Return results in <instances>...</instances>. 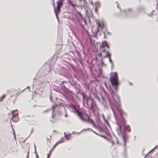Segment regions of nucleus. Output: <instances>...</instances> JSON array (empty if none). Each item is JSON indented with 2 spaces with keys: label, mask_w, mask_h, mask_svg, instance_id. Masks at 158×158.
Listing matches in <instances>:
<instances>
[{
  "label": "nucleus",
  "mask_w": 158,
  "mask_h": 158,
  "mask_svg": "<svg viewBox=\"0 0 158 158\" xmlns=\"http://www.w3.org/2000/svg\"><path fill=\"white\" fill-rule=\"evenodd\" d=\"M27 88L29 89V87L28 86H27Z\"/></svg>",
  "instance_id": "8fccbe9b"
},
{
  "label": "nucleus",
  "mask_w": 158,
  "mask_h": 158,
  "mask_svg": "<svg viewBox=\"0 0 158 158\" xmlns=\"http://www.w3.org/2000/svg\"><path fill=\"white\" fill-rule=\"evenodd\" d=\"M107 34L110 35H111V33H110L109 32H107Z\"/></svg>",
  "instance_id": "f704fd0d"
},
{
  "label": "nucleus",
  "mask_w": 158,
  "mask_h": 158,
  "mask_svg": "<svg viewBox=\"0 0 158 158\" xmlns=\"http://www.w3.org/2000/svg\"><path fill=\"white\" fill-rule=\"evenodd\" d=\"M36 158H38V156H37V154H36Z\"/></svg>",
  "instance_id": "a18cd8bd"
},
{
  "label": "nucleus",
  "mask_w": 158,
  "mask_h": 158,
  "mask_svg": "<svg viewBox=\"0 0 158 158\" xmlns=\"http://www.w3.org/2000/svg\"><path fill=\"white\" fill-rule=\"evenodd\" d=\"M73 134H74L75 133L74 132H73Z\"/></svg>",
  "instance_id": "3c124183"
},
{
  "label": "nucleus",
  "mask_w": 158,
  "mask_h": 158,
  "mask_svg": "<svg viewBox=\"0 0 158 158\" xmlns=\"http://www.w3.org/2000/svg\"><path fill=\"white\" fill-rule=\"evenodd\" d=\"M102 51L103 52H104V51H105V49H104L103 48L102 49Z\"/></svg>",
  "instance_id": "e433bc0d"
},
{
  "label": "nucleus",
  "mask_w": 158,
  "mask_h": 158,
  "mask_svg": "<svg viewBox=\"0 0 158 158\" xmlns=\"http://www.w3.org/2000/svg\"><path fill=\"white\" fill-rule=\"evenodd\" d=\"M58 105L60 106H62L63 107L64 106V103L62 102H60L57 104L54 105L52 106V113H53L54 112L56 111L58 112V113L60 115H61L62 114L60 113V111L59 110Z\"/></svg>",
  "instance_id": "39448f33"
},
{
  "label": "nucleus",
  "mask_w": 158,
  "mask_h": 158,
  "mask_svg": "<svg viewBox=\"0 0 158 158\" xmlns=\"http://www.w3.org/2000/svg\"><path fill=\"white\" fill-rule=\"evenodd\" d=\"M109 55H110V53L109 52V51H107L106 52V56L107 57Z\"/></svg>",
  "instance_id": "b1692460"
},
{
  "label": "nucleus",
  "mask_w": 158,
  "mask_h": 158,
  "mask_svg": "<svg viewBox=\"0 0 158 158\" xmlns=\"http://www.w3.org/2000/svg\"><path fill=\"white\" fill-rule=\"evenodd\" d=\"M111 142V143H112V144H114V141H112Z\"/></svg>",
  "instance_id": "58836bf2"
},
{
  "label": "nucleus",
  "mask_w": 158,
  "mask_h": 158,
  "mask_svg": "<svg viewBox=\"0 0 158 158\" xmlns=\"http://www.w3.org/2000/svg\"><path fill=\"white\" fill-rule=\"evenodd\" d=\"M36 106L35 105H33V107H35Z\"/></svg>",
  "instance_id": "09e8293b"
},
{
  "label": "nucleus",
  "mask_w": 158,
  "mask_h": 158,
  "mask_svg": "<svg viewBox=\"0 0 158 158\" xmlns=\"http://www.w3.org/2000/svg\"><path fill=\"white\" fill-rule=\"evenodd\" d=\"M53 1V2H54V0H52Z\"/></svg>",
  "instance_id": "4d7b16f0"
},
{
  "label": "nucleus",
  "mask_w": 158,
  "mask_h": 158,
  "mask_svg": "<svg viewBox=\"0 0 158 158\" xmlns=\"http://www.w3.org/2000/svg\"><path fill=\"white\" fill-rule=\"evenodd\" d=\"M64 1V0H58L56 2L57 5L56 9L55 8L54 9V11L55 14L56 16L58 22L59 21V19L56 15V14L60 13V9L64 4L63 2Z\"/></svg>",
  "instance_id": "20e7f679"
},
{
  "label": "nucleus",
  "mask_w": 158,
  "mask_h": 158,
  "mask_svg": "<svg viewBox=\"0 0 158 158\" xmlns=\"http://www.w3.org/2000/svg\"><path fill=\"white\" fill-rule=\"evenodd\" d=\"M34 147L35 149H36V147H35V143H34Z\"/></svg>",
  "instance_id": "c9c22d12"
},
{
  "label": "nucleus",
  "mask_w": 158,
  "mask_h": 158,
  "mask_svg": "<svg viewBox=\"0 0 158 158\" xmlns=\"http://www.w3.org/2000/svg\"><path fill=\"white\" fill-rule=\"evenodd\" d=\"M117 143L118 144V140H117Z\"/></svg>",
  "instance_id": "49530a36"
},
{
  "label": "nucleus",
  "mask_w": 158,
  "mask_h": 158,
  "mask_svg": "<svg viewBox=\"0 0 158 158\" xmlns=\"http://www.w3.org/2000/svg\"><path fill=\"white\" fill-rule=\"evenodd\" d=\"M89 40H90V41H91V38L90 37H89Z\"/></svg>",
  "instance_id": "de8ad7c7"
},
{
  "label": "nucleus",
  "mask_w": 158,
  "mask_h": 158,
  "mask_svg": "<svg viewBox=\"0 0 158 158\" xmlns=\"http://www.w3.org/2000/svg\"><path fill=\"white\" fill-rule=\"evenodd\" d=\"M81 119L83 122H86V119L84 117L83 114L79 117Z\"/></svg>",
  "instance_id": "f3484780"
},
{
  "label": "nucleus",
  "mask_w": 158,
  "mask_h": 158,
  "mask_svg": "<svg viewBox=\"0 0 158 158\" xmlns=\"http://www.w3.org/2000/svg\"><path fill=\"white\" fill-rule=\"evenodd\" d=\"M102 116V118H103V119L104 120H106V119L105 118L104 114H103Z\"/></svg>",
  "instance_id": "c756f323"
},
{
  "label": "nucleus",
  "mask_w": 158,
  "mask_h": 158,
  "mask_svg": "<svg viewBox=\"0 0 158 158\" xmlns=\"http://www.w3.org/2000/svg\"><path fill=\"white\" fill-rule=\"evenodd\" d=\"M34 153H35L36 154V149H35Z\"/></svg>",
  "instance_id": "4c0bfd02"
},
{
  "label": "nucleus",
  "mask_w": 158,
  "mask_h": 158,
  "mask_svg": "<svg viewBox=\"0 0 158 158\" xmlns=\"http://www.w3.org/2000/svg\"><path fill=\"white\" fill-rule=\"evenodd\" d=\"M67 3L69 5V6H72L74 8L75 7V5L74 4H73L71 0H67Z\"/></svg>",
  "instance_id": "4468645a"
},
{
  "label": "nucleus",
  "mask_w": 158,
  "mask_h": 158,
  "mask_svg": "<svg viewBox=\"0 0 158 158\" xmlns=\"http://www.w3.org/2000/svg\"><path fill=\"white\" fill-rule=\"evenodd\" d=\"M86 129H83L82 130V131H81V132H82V131H83V130H86L87 131Z\"/></svg>",
  "instance_id": "ea45409f"
},
{
  "label": "nucleus",
  "mask_w": 158,
  "mask_h": 158,
  "mask_svg": "<svg viewBox=\"0 0 158 158\" xmlns=\"http://www.w3.org/2000/svg\"><path fill=\"white\" fill-rule=\"evenodd\" d=\"M71 134H69V135H66L65 134V132H64V136L66 138L65 139L66 140H69V139L70 135H71Z\"/></svg>",
  "instance_id": "dca6fc26"
},
{
  "label": "nucleus",
  "mask_w": 158,
  "mask_h": 158,
  "mask_svg": "<svg viewBox=\"0 0 158 158\" xmlns=\"http://www.w3.org/2000/svg\"><path fill=\"white\" fill-rule=\"evenodd\" d=\"M64 109V112H65V115H64V116L65 117H66L67 116V113H66V110L65 109L64 107L63 108Z\"/></svg>",
  "instance_id": "cd10ccee"
},
{
  "label": "nucleus",
  "mask_w": 158,
  "mask_h": 158,
  "mask_svg": "<svg viewBox=\"0 0 158 158\" xmlns=\"http://www.w3.org/2000/svg\"><path fill=\"white\" fill-rule=\"evenodd\" d=\"M25 141H26V139L25 140H24V141L23 142V143H24Z\"/></svg>",
  "instance_id": "603ef678"
},
{
  "label": "nucleus",
  "mask_w": 158,
  "mask_h": 158,
  "mask_svg": "<svg viewBox=\"0 0 158 158\" xmlns=\"http://www.w3.org/2000/svg\"><path fill=\"white\" fill-rule=\"evenodd\" d=\"M52 118H53V114H52Z\"/></svg>",
  "instance_id": "5fc2aeb1"
},
{
  "label": "nucleus",
  "mask_w": 158,
  "mask_h": 158,
  "mask_svg": "<svg viewBox=\"0 0 158 158\" xmlns=\"http://www.w3.org/2000/svg\"><path fill=\"white\" fill-rule=\"evenodd\" d=\"M87 122L91 124L94 127H96V125L95 124L94 121H93V120L91 119L90 118H89V117H88V118L87 119H86V121Z\"/></svg>",
  "instance_id": "1a4fd4ad"
},
{
  "label": "nucleus",
  "mask_w": 158,
  "mask_h": 158,
  "mask_svg": "<svg viewBox=\"0 0 158 158\" xmlns=\"http://www.w3.org/2000/svg\"><path fill=\"white\" fill-rule=\"evenodd\" d=\"M65 82V81H62V82H61V84H63Z\"/></svg>",
  "instance_id": "72a5a7b5"
},
{
  "label": "nucleus",
  "mask_w": 158,
  "mask_h": 158,
  "mask_svg": "<svg viewBox=\"0 0 158 158\" xmlns=\"http://www.w3.org/2000/svg\"><path fill=\"white\" fill-rule=\"evenodd\" d=\"M117 6L118 7V4L117 5Z\"/></svg>",
  "instance_id": "bf43d9fd"
},
{
  "label": "nucleus",
  "mask_w": 158,
  "mask_h": 158,
  "mask_svg": "<svg viewBox=\"0 0 158 158\" xmlns=\"http://www.w3.org/2000/svg\"><path fill=\"white\" fill-rule=\"evenodd\" d=\"M86 129H83L82 130V131H81V132H82V131H83V130H86L87 131Z\"/></svg>",
  "instance_id": "a19ab883"
},
{
  "label": "nucleus",
  "mask_w": 158,
  "mask_h": 158,
  "mask_svg": "<svg viewBox=\"0 0 158 158\" xmlns=\"http://www.w3.org/2000/svg\"><path fill=\"white\" fill-rule=\"evenodd\" d=\"M80 132H79V133H78V134H79V133H80Z\"/></svg>",
  "instance_id": "052dcab7"
},
{
  "label": "nucleus",
  "mask_w": 158,
  "mask_h": 158,
  "mask_svg": "<svg viewBox=\"0 0 158 158\" xmlns=\"http://www.w3.org/2000/svg\"><path fill=\"white\" fill-rule=\"evenodd\" d=\"M52 149L51 150H50V152H49V153H50L51 152V151H52Z\"/></svg>",
  "instance_id": "864d4df0"
},
{
  "label": "nucleus",
  "mask_w": 158,
  "mask_h": 158,
  "mask_svg": "<svg viewBox=\"0 0 158 158\" xmlns=\"http://www.w3.org/2000/svg\"><path fill=\"white\" fill-rule=\"evenodd\" d=\"M157 148V146H156L155 147V148H153L152 149L151 151H150L148 153H151L152 152L154 151V149L155 148Z\"/></svg>",
  "instance_id": "5701e85b"
},
{
  "label": "nucleus",
  "mask_w": 158,
  "mask_h": 158,
  "mask_svg": "<svg viewBox=\"0 0 158 158\" xmlns=\"http://www.w3.org/2000/svg\"><path fill=\"white\" fill-rule=\"evenodd\" d=\"M147 14L148 16L150 17H152L153 15V11H152L149 14Z\"/></svg>",
  "instance_id": "aec40b11"
},
{
  "label": "nucleus",
  "mask_w": 158,
  "mask_h": 158,
  "mask_svg": "<svg viewBox=\"0 0 158 158\" xmlns=\"http://www.w3.org/2000/svg\"><path fill=\"white\" fill-rule=\"evenodd\" d=\"M76 17L80 25L82 28H83L84 25L86 23L85 19L83 17L81 13L79 12L76 13Z\"/></svg>",
  "instance_id": "7ed1b4c3"
},
{
  "label": "nucleus",
  "mask_w": 158,
  "mask_h": 158,
  "mask_svg": "<svg viewBox=\"0 0 158 158\" xmlns=\"http://www.w3.org/2000/svg\"><path fill=\"white\" fill-rule=\"evenodd\" d=\"M124 13L125 15L129 16L131 14V10L130 8L126 9L124 10Z\"/></svg>",
  "instance_id": "6e6552de"
},
{
  "label": "nucleus",
  "mask_w": 158,
  "mask_h": 158,
  "mask_svg": "<svg viewBox=\"0 0 158 158\" xmlns=\"http://www.w3.org/2000/svg\"><path fill=\"white\" fill-rule=\"evenodd\" d=\"M110 81L115 91H117L119 85V81L117 73L114 72L110 73Z\"/></svg>",
  "instance_id": "f03ea898"
},
{
  "label": "nucleus",
  "mask_w": 158,
  "mask_h": 158,
  "mask_svg": "<svg viewBox=\"0 0 158 158\" xmlns=\"http://www.w3.org/2000/svg\"><path fill=\"white\" fill-rule=\"evenodd\" d=\"M50 99L51 101H52V97L51 96V95H50Z\"/></svg>",
  "instance_id": "473e14b6"
},
{
  "label": "nucleus",
  "mask_w": 158,
  "mask_h": 158,
  "mask_svg": "<svg viewBox=\"0 0 158 158\" xmlns=\"http://www.w3.org/2000/svg\"><path fill=\"white\" fill-rule=\"evenodd\" d=\"M85 98H86V102L88 106H89V101H90L91 102V99H93V98L90 97H86V96H85Z\"/></svg>",
  "instance_id": "f8f14e48"
},
{
  "label": "nucleus",
  "mask_w": 158,
  "mask_h": 158,
  "mask_svg": "<svg viewBox=\"0 0 158 158\" xmlns=\"http://www.w3.org/2000/svg\"><path fill=\"white\" fill-rule=\"evenodd\" d=\"M106 46L108 48H109V46L107 43L106 41H103L100 45V47H102V49L104 48V47Z\"/></svg>",
  "instance_id": "9d476101"
},
{
  "label": "nucleus",
  "mask_w": 158,
  "mask_h": 158,
  "mask_svg": "<svg viewBox=\"0 0 158 158\" xmlns=\"http://www.w3.org/2000/svg\"><path fill=\"white\" fill-rule=\"evenodd\" d=\"M98 29H99V28H98V29H97V31H96V33H97L99 31V30H98Z\"/></svg>",
  "instance_id": "79ce46f5"
},
{
  "label": "nucleus",
  "mask_w": 158,
  "mask_h": 158,
  "mask_svg": "<svg viewBox=\"0 0 158 158\" xmlns=\"http://www.w3.org/2000/svg\"><path fill=\"white\" fill-rule=\"evenodd\" d=\"M110 94L112 97V99L109 98V102L111 109L114 114V118L117 121L118 126L116 127V131L119 135L122 136L124 146L127 140V135L126 131H131V128L129 126L125 123V121L123 117V111L120 108L119 106V98L116 96L117 100L114 98L115 94L113 91H111Z\"/></svg>",
  "instance_id": "f257e3e1"
},
{
  "label": "nucleus",
  "mask_w": 158,
  "mask_h": 158,
  "mask_svg": "<svg viewBox=\"0 0 158 158\" xmlns=\"http://www.w3.org/2000/svg\"><path fill=\"white\" fill-rule=\"evenodd\" d=\"M64 140H62L60 141V142H56V143L54 145V147H53V148L55 147L59 143H61L63 142Z\"/></svg>",
  "instance_id": "a211bd4d"
},
{
  "label": "nucleus",
  "mask_w": 158,
  "mask_h": 158,
  "mask_svg": "<svg viewBox=\"0 0 158 158\" xmlns=\"http://www.w3.org/2000/svg\"><path fill=\"white\" fill-rule=\"evenodd\" d=\"M5 97V95H3L2 97L0 98V101L2 100V99Z\"/></svg>",
  "instance_id": "bb28decb"
},
{
  "label": "nucleus",
  "mask_w": 158,
  "mask_h": 158,
  "mask_svg": "<svg viewBox=\"0 0 158 158\" xmlns=\"http://www.w3.org/2000/svg\"><path fill=\"white\" fill-rule=\"evenodd\" d=\"M86 130H90L91 131H92L93 132H94V133H95L96 135H99L97 133H96V132H95L94 131H93V130L92 129H90V128H89L88 129H87Z\"/></svg>",
  "instance_id": "393cba45"
},
{
  "label": "nucleus",
  "mask_w": 158,
  "mask_h": 158,
  "mask_svg": "<svg viewBox=\"0 0 158 158\" xmlns=\"http://www.w3.org/2000/svg\"><path fill=\"white\" fill-rule=\"evenodd\" d=\"M50 155V153H49L48 154H47V157H48L49 155Z\"/></svg>",
  "instance_id": "c03bdc74"
},
{
  "label": "nucleus",
  "mask_w": 158,
  "mask_h": 158,
  "mask_svg": "<svg viewBox=\"0 0 158 158\" xmlns=\"http://www.w3.org/2000/svg\"><path fill=\"white\" fill-rule=\"evenodd\" d=\"M91 99V106L89 107L88 106V108L89 110H92V111L94 112L97 109V106L96 104V103L94 99Z\"/></svg>",
  "instance_id": "423d86ee"
},
{
  "label": "nucleus",
  "mask_w": 158,
  "mask_h": 158,
  "mask_svg": "<svg viewBox=\"0 0 158 158\" xmlns=\"http://www.w3.org/2000/svg\"><path fill=\"white\" fill-rule=\"evenodd\" d=\"M105 123L109 126L110 127L109 123L106 120H104Z\"/></svg>",
  "instance_id": "a878e982"
},
{
  "label": "nucleus",
  "mask_w": 158,
  "mask_h": 158,
  "mask_svg": "<svg viewBox=\"0 0 158 158\" xmlns=\"http://www.w3.org/2000/svg\"><path fill=\"white\" fill-rule=\"evenodd\" d=\"M98 25V28H100L101 30L103 32V34L104 35V37H105V34L103 30V29L105 28V25L103 24H101L98 22L96 23Z\"/></svg>",
  "instance_id": "0eeeda50"
},
{
  "label": "nucleus",
  "mask_w": 158,
  "mask_h": 158,
  "mask_svg": "<svg viewBox=\"0 0 158 158\" xmlns=\"http://www.w3.org/2000/svg\"><path fill=\"white\" fill-rule=\"evenodd\" d=\"M101 137H102V135H99Z\"/></svg>",
  "instance_id": "6e6d98bb"
},
{
  "label": "nucleus",
  "mask_w": 158,
  "mask_h": 158,
  "mask_svg": "<svg viewBox=\"0 0 158 158\" xmlns=\"http://www.w3.org/2000/svg\"><path fill=\"white\" fill-rule=\"evenodd\" d=\"M109 61L111 63V65L112 66L113 65V63H112V60L111 59H109Z\"/></svg>",
  "instance_id": "c85d7f7f"
},
{
  "label": "nucleus",
  "mask_w": 158,
  "mask_h": 158,
  "mask_svg": "<svg viewBox=\"0 0 158 158\" xmlns=\"http://www.w3.org/2000/svg\"><path fill=\"white\" fill-rule=\"evenodd\" d=\"M138 11H143L144 13H145V12L144 11V10L143 8L142 7H139L138 9Z\"/></svg>",
  "instance_id": "6ab92c4d"
},
{
  "label": "nucleus",
  "mask_w": 158,
  "mask_h": 158,
  "mask_svg": "<svg viewBox=\"0 0 158 158\" xmlns=\"http://www.w3.org/2000/svg\"><path fill=\"white\" fill-rule=\"evenodd\" d=\"M50 120V121H51V122H52V120Z\"/></svg>",
  "instance_id": "13d9d810"
},
{
  "label": "nucleus",
  "mask_w": 158,
  "mask_h": 158,
  "mask_svg": "<svg viewBox=\"0 0 158 158\" xmlns=\"http://www.w3.org/2000/svg\"><path fill=\"white\" fill-rule=\"evenodd\" d=\"M107 57L109 59H111L110 55H109Z\"/></svg>",
  "instance_id": "2f4dec72"
},
{
  "label": "nucleus",
  "mask_w": 158,
  "mask_h": 158,
  "mask_svg": "<svg viewBox=\"0 0 158 158\" xmlns=\"http://www.w3.org/2000/svg\"><path fill=\"white\" fill-rule=\"evenodd\" d=\"M29 152V151H28V152L27 155V156H26V157H27V158H28V154Z\"/></svg>",
  "instance_id": "37998d69"
},
{
  "label": "nucleus",
  "mask_w": 158,
  "mask_h": 158,
  "mask_svg": "<svg viewBox=\"0 0 158 158\" xmlns=\"http://www.w3.org/2000/svg\"><path fill=\"white\" fill-rule=\"evenodd\" d=\"M13 134L14 135V138L15 139V140H16L15 135V133L14 132H13Z\"/></svg>",
  "instance_id": "7c9ffc66"
},
{
  "label": "nucleus",
  "mask_w": 158,
  "mask_h": 158,
  "mask_svg": "<svg viewBox=\"0 0 158 158\" xmlns=\"http://www.w3.org/2000/svg\"><path fill=\"white\" fill-rule=\"evenodd\" d=\"M14 110H13L11 112V113L10 114H11V115H12V117H11V118L12 119L13 118H18V116H17V114H18V113H15V114H14Z\"/></svg>",
  "instance_id": "ddd939ff"
},
{
  "label": "nucleus",
  "mask_w": 158,
  "mask_h": 158,
  "mask_svg": "<svg viewBox=\"0 0 158 158\" xmlns=\"http://www.w3.org/2000/svg\"><path fill=\"white\" fill-rule=\"evenodd\" d=\"M102 55V53L100 52H99L97 55L96 56V57H98V58H100V57H101Z\"/></svg>",
  "instance_id": "412c9836"
},
{
  "label": "nucleus",
  "mask_w": 158,
  "mask_h": 158,
  "mask_svg": "<svg viewBox=\"0 0 158 158\" xmlns=\"http://www.w3.org/2000/svg\"><path fill=\"white\" fill-rule=\"evenodd\" d=\"M85 96L84 95H83V103L84 105H85Z\"/></svg>",
  "instance_id": "4be33fe9"
},
{
  "label": "nucleus",
  "mask_w": 158,
  "mask_h": 158,
  "mask_svg": "<svg viewBox=\"0 0 158 158\" xmlns=\"http://www.w3.org/2000/svg\"><path fill=\"white\" fill-rule=\"evenodd\" d=\"M47 158H48V157H47Z\"/></svg>",
  "instance_id": "680f3d73"
},
{
  "label": "nucleus",
  "mask_w": 158,
  "mask_h": 158,
  "mask_svg": "<svg viewBox=\"0 0 158 158\" xmlns=\"http://www.w3.org/2000/svg\"><path fill=\"white\" fill-rule=\"evenodd\" d=\"M97 129L100 132H103L104 131L103 129L100 127H97L96 126V127H94Z\"/></svg>",
  "instance_id": "2eb2a0df"
},
{
  "label": "nucleus",
  "mask_w": 158,
  "mask_h": 158,
  "mask_svg": "<svg viewBox=\"0 0 158 158\" xmlns=\"http://www.w3.org/2000/svg\"><path fill=\"white\" fill-rule=\"evenodd\" d=\"M74 109L79 117H80V116L82 114V112L80 110H78L76 108H74Z\"/></svg>",
  "instance_id": "9b49d317"
}]
</instances>
